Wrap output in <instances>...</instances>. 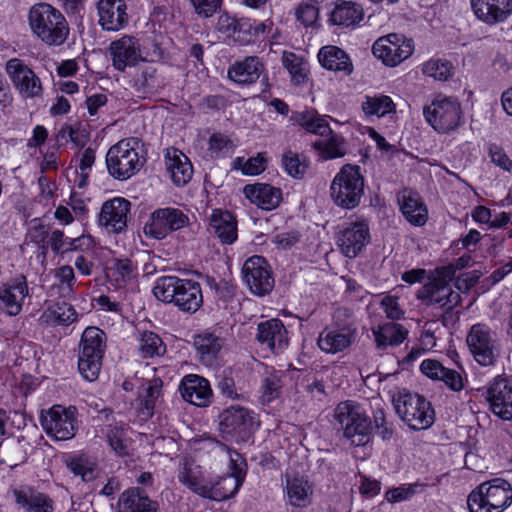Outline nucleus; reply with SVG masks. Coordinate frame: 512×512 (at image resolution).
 Returning <instances> with one entry per match:
<instances>
[{
	"label": "nucleus",
	"mask_w": 512,
	"mask_h": 512,
	"mask_svg": "<svg viewBox=\"0 0 512 512\" xmlns=\"http://www.w3.org/2000/svg\"><path fill=\"white\" fill-rule=\"evenodd\" d=\"M32 34L48 46H61L68 39L70 28L60 10L48 3H37L28 12Z\"/></svg>",
	"instance_id": "nucleus-1"
},
{
	"label": "nucleus",
	"mask_w": 512,
	"mask_h": 512,
	"mask_svg": "<svg viewBox=\"0 0 512 512\" xmlns=\"http://www.w3.org/2000/svg\"><path fill=\"white\" fill-rule=\"evenodd\" d=\"M153 293L158 300L186 313L197 312L203 304L200 284L190 279L162 276L156 280Z\"/></svg>",
	"instance_id": "nucleus-2"
},
{
	"label": "nucleus",
	"mask_w": 512,
	"mask_h": 512,
	"mask_svg": "<svg viewBox=\"0 0 512 512\" xmlns=\"http://www.w3.org/2000/svg\"><path fill=\"white\" fill-rule=\"evenodd\" d=\"M365 180L358 165L345 164L330 184V198L342 209L356 208L364 195Z\"/></svg>",
	"instance_id": "nucleus-3"
},
{
	"label": "nucleus",
	"mask_w": 512,
	"mask_h": 512,
	"mask_svg": "<svg viewBox=\"0 0 512 512\" xmlns=\"http://www.w3.org/2000/svg\"><path fill=\"white\" fill-rule=\"evenodd\" d=\"M144 164L139 154V140L125 138L111 146L106 154L108 173L117 180H127L137 174Z\"/></svg>",
	"instance_id": "nucleus-4"
},
{
	"label": "nucleus",
	"mask_w": 512,
	"mask_h": 512,
	"mask_svg": "<svg viewBox=\"0 0 512 512\" xmlns=\"http://www.w3.org/2000/svg\"><path fill=\"white\" fill-rule=\"evenodd\" d=\"M106 334L98 327H87L79 345L78 370L87 381H95L102 367L106 351Z\"/></svg>",
	"instance_id": "nucleus-5"
},
{
	"label": "nucleus",
	"mask_w": 512,
	"mask_h": 512,
	"mask_svg": "<svg viewBox=\"0 0 512 512\" xmlns=\"http://www.w3.org/2000/svg\"><path fill=\"white\" fill-rule=\"evenodd\" d=\"M397 415L413 430H424L434 423V410L429 401L405 389L392 397Z\"/></svg>",
	"instance_id": "nucleus-6"
},
{
	"label": "nucleus",
	"mask_w": 512,
	"mask_h": 512,
	"mask_svg": "<svg viewBox=\"0 0 512 512\" xmlns=\"http://www.w3.org/2000/svg\"><path fill=\"white\" fill-rule=\"evenodd\" d=\"M334 419L352 445L362 446L369 441L372 423L357 403L352 401L339 403L334 409Z\"/></svg>",
	"instance_id": "nucleus-7"
},
{
	"label": "nucleus",
	"mask_w": 512,
	"mask_h": 512,
	"mask_svg": "<svg viewBox=\"0 0 512 512\" xmlns=\"http://www.w3.org/2000/svg\"><path fill=\"white\" fill-rule=\"evenodd\" d=\"M512 499L511 485L500 478L480 484L468 496L470 512H502Z\"/></svg>",
	"instance_id": "nucleus-8"
},
{
	"label": "nucleus",
	"mask_w": 512,
	"mask_h": 512,
	"mask_svg": "<svg viewBox=\"0 0 512 512\" xmlns=\"http://www.w3.org/2000/svg\"><path fill=\"white\" fill-rule=\"evenodd\" d=\"M255 412L241 405H231L219 414V430L224 438L235 442L249 440L258 427Z\"/></svg>",
	"instance_id": "nucleus-9"
},
{
	"label": "nucleus",
	"mask_w": 512,
	"mask_h": 512,
	"mask_svg": "<svg viewBox=\"0 0 512 512\" xmlns=\"http://www.w3.org/2000/svg\"><path fill=\"white\" fill-rule=\"evenodd\" d=\"M425 120L435 131L446 134L454 131L462 122L461 104L456 97L437 95L424 106Z\"/></svg>",
	"instance_id": "nucleus-10"
},
{
	"label": "nucleus",
	"mask_w": 512,
	"mask_h": 512,
	"mask_svg": "<svg viewBox=\"0 0 512 512\" xmlns=\"http://www.w3.org/2000/svg\"><path fill=\"white\" fill-rule=\"evenodd\" d=\"M474 360L481 366H493L500 354L499 343L492 330L485 324H474L466 337Z\"/></svg>",
	"instance_id": "nucleus-11"
},
{
	"label": "nucleus",
	"mask_w": 512,
	"mask_h": 512,
	"mask_svg": "<svg viewBox=\"0 0 512 512\" xmlns=\"http://www.w3.org/2000/svg\"><path fill=\"white\" fill-rule=\"evenodd\" d=\"M40 422L49 437L57 441L69 440L77 431V409L74 406L66 408L54 405L42 412Z\"/></svg>",
	"instance_id": "nucleus-12"
},
{
	"label": "nucleus",
	"mask_w": 512,
	"mask_h": 512,
	"mask_svg": "<svg viewBox=\"0 0 512 512\" xmlns=\"http://www.w3.org/2000/svg\"><path fill=\"white\" fill-rule=\"evenodd\" d=\"M112 66L119 72L137 66L146 61L144 50L139 38L134 35H122L113 40L108 47Z\"/></svg>",
	"instance_id": "nucleus-13"
},
{
	"label": "nucleus",
	"mask_w": 512,
	"mask_h": 512,
	"mask_svg": "<svg viewBox=\"0 0 512 512\" xmlns=\"http://www.w3.org/2000/svg\"><path fill=\"white\" fill-rule=\"evenodd\" d=\"M188 224L189 218L181 209L174 207L159 208L151 213L144 226V233L148 237L160 240Z\"/></svg>",
	"instance_id": "nucleus-14"
},
{
	"label": "nucleus",
	"mask_w": 512,
	"mask_h": 512,
	"mask_svg": "<svg viewBox=\"0 0 512 512\" xmlns=\"http://www.w3.org/2000/svg\"><path fill=\"white\" fill-rule=\"evenodd\" d=\"M372 51L385 65L394 67L412 55L414 45L413 41L404 35L391 33L377 39Z\"/></svg>",
	"instance_id": "nucleus-15"
},
{
	"label": "nucleus",
	"mask_w": 512,
	"mask_h": 512,
	"mask_svg": "<svg viewBox=\"0 0 512 512\" xmlns=\"http://www.w3.org/2000/svg\"><path fill=\"white\" fill-rule=\"evenodd\" d=\"M369 242V223L363 217L345 222L337 235V244L341 252L349 258H355Z\"/></svg>",
	"instance_id": "nucleus-16"
},
{
	"label": "nucleus",
	"mask_w": 512,
	"mask_h": 512,
	"mask_svg": "<svg viewBox=\"0 0 512 512\" xmlns=\"http://www.w3.org/2000/svg\"><path fill=\"white\" fill-rule=\"evenodd\" d=\"M242 278L249 290L257 296L269 294L274 287L271 267L262 256L255 255L244 262Z\"/></svg>",
	"instance_id": "nucleus-17"
},
{
	"label": "nucleus",
	"mask_w": 512,
	"mask_h": 512,
	"mask_svg": "<svg viewBox=\"0 0 512 512\" xmlns=\"http://www.w3.org/2000/svg\"><path fill=\"white\" fill-rule=\"evenodd\" d=\"M449 277L441 274L423 285L417 291V298L427 306L438 305L451 311L461 302L459 292L454 291L448 283Z\"/></svg>",
	"instance_id": "nucleus-18"
},
{
	"label": "nucleus",
	"mask_w": 512,
	"mask_h": 512,
	"mask_svg": "<svg viewBox=\"0 0 512 512\" xmlns=\"http://www.w3.org/2000/svg\"><path fill=\"white\" fill-rule=\"evenodd\" d=\"M357 329L352 323L340 324L335 321L320 332L317 345L327 354H337L349 348L355 341Z\"/></svg>",
	"instance_id": "nucleus-19"
},
{
	"label": "nucleus",
	"mask_w": 512,
	"mask_h": 512,
	"mask_svg": "<svg viewBox=\"0 0 512 512\" xmlns=\"http://www.w3.org/2000/svg\"><path fill=\"white\" fill-rule=\"evenodd\" d=\"M6 72L15 88L28 98L42 93V84L36 73L21 59L12 58L6 63Z\"/></svg>",
	"instance_id": "nucleus-20"
},
{
	"label": "nucleus",
	"mask_w": 512,
	"mask_h": 512,
	"mask_svg": "<svg viewBox=\"0 0 512 512\" xmlns=\"http://www.w3.org/2000/svg\"><path fill=\"white\" fill-rule=\"evenodd\" d=\"M98 25L103 31L118 32L129 23L125 0H95Z\"/></svg>",
	"instance_id": "nucleus-21"
},
{
	"label": "nucleus",
	"mask_w": 512,
	"mask_h": 512,
	"mask_svg": "<svg viewBox=\"0 0 512 512\" xmlns=\"http://www.w3.org/2000/svg\"><path fill=\"white\" fill-rule=\"evenodd\" d=\"M29 294L26 277L20 275L0 285V308L10 316L18 315Z\"/></svg>",
	"instance_id": "nucleus-22"
},
{
	"label": "nucleus",
	"mask_w": 512,
	"mask_h": 512,
	"mask_svg": "<svg viewBox=\"0 0 512 512\" xmlns=\"http://www.w3.org/2000/svg\"><path fill=\"white\" fill-rule=\"evenodd\" d=\"M131 203L121 197H115L103 203L99 214V224L109 232L120 233L127 226V216Z\"/></svg>",
	"instance_id": "nucleus-23"
},
{
	"label": "nucleus",
	"mask_w": 512,
	"mask_h": 512,
	"mask_svg": "<svg viewBox=\"0 0 512 512\" xmlns=\"http://www.w3.org/2000/svg\"><path fill=\"white\" fill-rule=\"evenodd\" d=\"M182 398L198 407H206L212 398V389L208 380L196 375H186L179 386Z\"/></svg>",
	"instance_id": "nucleus-24"
},
{
	"label": "nucleus",
	"mask_w": 512,
	"mask_h": 512,
	"mask_svg": "<svg viewBox=\"0 0 512 512\" xmlns=\"http://www.w3.org/2000/svg\"><path fill=\"white\" fill-rule=\"evenodd\" d=\"M18 509L23 512H53L54 502L46 494L29 486L11 490Z\"/></svg>",
	"instance_id": "nucleus-25"
},
{
	"label": "nucleus",
	"mask_w": 512,
	"mask_h": 512,
	"mask_svg": "<svg viewBox=\"0 0 512 512\" xmlns=\"http://www.w3.org/2000/svg\"><path fill=\"white\" fill-rule=\"evenodd\" d=\"M492 412L499 418L512 419V386L508 379L497 378L488 390Z\"/></svg>",
	"instance_id": "nucleus-26"
},
{
	"label": "nucleus",
	"mask_w": 512,
	"mask_h": 512,
	"mask_svg": "<svg viewBox=\"0 0 512 512\" xmlns=\"http://www.w3.org/2000/svg\"><path fill=\"white\" fill-rule=\"evenodd\" d=\"M177 478L191 492L202 498H207L212 479L206 476L199 465L184 461L178 469Z\"/></svg>",
	"instance_id": "nucleus-27"
},
{
	"label": "nucleus",
	"mask_w": 512,
	"mask_h": 512,
	"mask_svg": "<svg viewBox=\"0 0 512 512\" xmlns=\"http://www.w3.org/2000/svg\"><path fill=\"white\" fill-rule=\"evenodd\" d=\"M471 8L479 20L489 25L504 22L511 13L510 0H471Z\"/></svg>",
	"instance_id": "nucleus-28"
},
{
	"label": "nucleus",
	"mask_w": 512,
	"mask_h": 512,
	"mask_svg": "<svg viewBox=\"0 0 512 512\" xmlns=\"http://www.w3.org/2000/svg\"><path fill=\"white\" fill-rule=\"evenodd\" d=\"M257 340L270 350L278 352L288 345V333L279 319L260 322L257 327Z\"/></svg>",
	"instance_id": "nucleus-29"
},
{
	"label": "nucleus",
	"mask_w": 512,
	"mask_h": 512,
	"mask_svg": "<svg viewBox=\"0 0 512 512\" xmlns=\"http://www.w3.org/2000/svg\"><path fill=\"white\" fill-rule=\"evenodd\" d=\"M166 170L177 186L187 184L193 175V167L189 158L180 150L168 148L165 152Z\"/></svg>",
	"instance_id": "nucleus-30"
},
{
	"label": "nucleus",
	"mask_w": 512,
	"mask_h": 512,
	"mask_svg": "<svg viewBox=\"0 0 512 512\" xmlns=\"http://www.w3.org/2000/svg\"><path fill=\"white\" fill-rule=\"evenodd\" d=\"M245 197L263 210L276 208L281 201V190L269 184L257 183L246 185L243 189Z\"/></svg>",
	"instance_id": "nucleus-31"
},
{
	"label": "nucleus",
	"mask_w": 512,
	"mask_h": 512,
	"mask_svg": "<svg viewBox=\"0 0 512 512\" xmlns=\"http://www.w3.org/2000/svg\"><path fill=\"white\" fill-rule=\"evenodd\" d=\"M423 374L433 380H439L453 391L463 388V378L456 370L444 367L439 361L426 359L420 365Z\"/></svg>",
	"instance_id": "nucleus-32"
},
{
	"label": "nucleus",
	"mask_w": 512,
	"mask_h": 512,
	"mask_svg": "<svg viewBox=\"0 0 512 512\" xmlns=\"http://www.w3.org/2000/svg\"><path fill=\"white\" fill-rule=\"evenodd\" d=\"M263 71L262 61L257 56H249L231 65L228 77L238 84H251L259 79Z\"/></svg>",
	"instance_id": "nucleus-33"
},
{
	"label": "nucleus",
	"mask_w": 512,
	"mask_h": 512,
	"mask_svg": "<svg viewBox=\"0 0 512 512\" xmlns=\"http://www.w3.org/2000/svg\"><path fill=\"white\" fill-rule=\"evenodd\" d=\"M209 230L223 244H232L237 239V222L228 211L214 210L210 216Z\"/></svg>",
	"instance_id": "nucleus-34"
},
{
	"label": "nucleus",
	"mask_w": 512,
	"mask_h": 512,
	"mask_svg": "<svg viewBox=\"0 0 512 512\" xmlns=\"http://www.w3.org/2000/svg\"><path fill=\"white\" fill-rule=\"evenodd\" d=\"M118 512H156L157 503L138 487L125 490L117 502Z\"/></svg>",
	"instance_id": "nucleus-35"
},
{
	"label": "nucleus",
	"mask_w": 512,
	"mask_h": 512,
	"mask_svg": "<svg viewBox=\"0 0 512 512\" xmlns=\"http://www.w3.org/2000/svg\"><path fill=\"white\" fill-rule=\"evenodd\" d=\"M318 60L322 67L335 72L350 75L353 64L348 54L341 48L333 45L324 46L319 50Z\"/></svg>",
	"instance_id": "nucleus-36"
},
{
	"label": "nucleus",
	"mask_w": 512,
	"mask_h": 512,
	"mask_svg": "<svg viewBox=\"0 0 512 512\" xmlns=\"http://www.w3.org/2000/svg\"><path fill=\"white\" fill-rule=\"evenodd\" d=\"M65 464L75 476H80L85 482L96 479L100 472L96 459L87 454L69 455L65 458Z\"/></svg>",
	"instance_id": "nucleus-37"
},
{
	"label": "nucleus",
	"mask_w": 512,
	"mask_h": 512,
	"mask_svg": "<svg viewBox=\"0 0 512 512\" xmlns=\"http://www.w3.org/2000/svg\"><path fill=\"white\" fill-rule=\"evenodd\" d=\"M376 346L384 350L390 346L400 345L407 337L408 331L400 324L386 323L372 330Z\"/></svg>",
	"instance_id": "nucleus-38"
},
{
	"label": "nucleus",
	"mask_w": 512,
	"mask_h": 512,
	"mask_svg": "<svg viewBox=\"0 0 512 512\" xmlns=\"http://www.w3.org/2000/svg\"><path fill=\"white\" fill-rule=\"evenodd\" d=\"M364 16L362 7L351 1H339L330 14L334 25L352 26L359 23Z\"/></svg>",
	"instance_id": "nucleus-39"
},
{
	"label": "nucleus",
	"mask_w": 512,
	"mask_h": 512,
	"mask_svg": "<svg viewBox=\"0 0 512 512\" xmlns=\"http://www.w3.org/2000/svg\"><path fill=\"white\" fill-rule=\"evenodd\" d=\"M401 211L406 220L415 226H423L428 218L426 205L416 193L403 196Z\"/></svg>",
	"instance_id": "nucleus-40"
},
{
	"label": "nucleus",
	"mask_w": 512,
	"mask_h": 512,
	"mask_svg": "<svg viewBox=\"0 0 512 512\" xmlns=\"http://www.w3.org/2000/svg\"><path fill=\"white\" fill-rule=\"evenodd\" d=\"M362 111L368 117H385L396 113V104L390 96L384 94L366 95L361 104Z\"/></svg>",
	"instance_id": "nucleus-41"
},
{
	"label": "nucleus",
	"mask_w": 512,
	"mask_h": 512,
	"mask_svg": "<svg viewBox=\"0 0 512 512\" xmlns=\"http://www.w3.org/2000/svg\"><path fill=\"white\" fill-rule=\"evenodd\" d=\"M77 318L73 306L66 302L55 303L49 306L41 315V321L50 326L69 325Z\"/></svg>",
	"instance_id": "nucleus-42"
},
{
	"label": "nucleus",
	"mask_w": 512,
	"mask_h": 512,
	"mask_svg": "<svg viewBox=\"0 0 512 512\" xmlns=\"http://www.w3.org/2000/svg\"><path fill=\"white\" fill-rule=\"evenodd\" d=\"M241 485L242 480L235 474L227 475L217 481L212 480L207 499L214 501L226 500L233 497L238 492Z\"/></svg>",
	"instance_id": "nucleus-43"
},
{
	"label": "nucleus",
	"mask_w": 512,
	"mask_h": 512,
	"mask_svg": "<svg viewBox=\"0 0 512 512\" xmlns=\"http://www.w3.org/2000/svg\"><path fill=\"white\" fill-rule=\"evenodd\" d=\"M194 345L201 361L206 365H212L222 348L223 341L212 333H204L195 338Z\"/></svg>",
	"instance_id": "nucleus-44"
},
{
	"label": "nucleus",
	"mask_w": 512,
	"mask_h": 512,
	"mask_svg": "<svg viewBox=\"0 0 512 512\" xmlns=\"http://www.w3.org/2000/svg\"><path fill=\"white\" fill-rule=\"evenodd\" d=\"M327 138L317 140L313 147L317 150L323 160L343 157L346 154V147L342 136L333 133L325 135Z\"/></svg>",
	"instance_id": "nucleus-45"
},
{
	"label": "nucleus",
	"mask_w": 512,
	"mask_h": 512,
	"mask_svg": "<svg viewBox=\"0 0 512 512\" xmlns=\"http://www.w3.org/2000/svg\"><path fill=\"white\" fill-rule=\"evenodd\" d=\"M286 495L292 506L304 507L309 503L312 487L303 477L287 479Z\"/></svg>",
	"instance_id": "nucleus-46"
},
{
	"label": "nucleus",
	"mask_w": 512,
	"mask_h": 512,
	"mask_svg": "<svg viewBox=\"0 0 512 512\" xmlns=\"http://www.w3.org/2000/svg\"><path fill=\"white\" fill-rule=\"evenodd\" d=\"M286 374L283 371H266L261 384V399L264 403H270L280 397Z\"/></svg>",
	"instance_id": "nucleus-47"
},
{
	"label": "nucleus",
	"mask_w": 512,
	"mask_h": 512,
	"mask_svg": "<svg viewBox=\"0 0 512 512\" xmlns=\"http://www.w3.org/2000/svg\"><path fill=\"white\" fill-rule=\"evenodd\" d=\"M164 86V79L157 74V70L152 66L145 67L133 79V87L142 94L156 93Z\"/></svg>",
	"instance_id": "nucleus-48"
},
{
	"label": "nucleus",
	"mask_w": 512,
	"mask_h": 512,
	"mask_svg": "<svg viewBox=\"0 0 512 512\" xmlns=\"http://www.w3.org/2000/svg\"><path fill=\"white\" fill-rule=\"evenodd\" d=\"M139 352L143 358H152L154 356L163 355L166 347L162 339L152 331H144L139 333Z\"/></svg>",
	"instance_id": "nucleus-49"
},
{
	"label": "nucleus",
	"mask_w": 512,
	"mask_h": 512,
	"mask_svg": "<svg viewBox=\"0 0 512 512\" xmlns=\"http://www.w3.org/2000/svg\"><path fill=\"white\" fill-rule=\"evenodd\" d=\"M134 271L135 266L131 260L127 258L113 259L107 268V276L121 287L134 276Z\"/></svg>",
	"instance_id": "nucleus-50"
},
{
	"label": "nucleus",
	"mask_w": 512,
	"mask_h": 512,
	"mask_svg": "<svg viewBox=\"0 0 512 512\" xmlns=\"http://www.w3.org/2000/svg\"><path fill=\"white\" fill-rule=\"evenodd\" d=\"M282 64L289 72L294 84L300 85L305 82L307 70L301 56H298L293 52L284 51L282 55Z\"/></svg>",
	"instance_id": "nucleus-51"
},
{
	"label": "nucleus",
	"mask_w": 512,
	"mask_h": 512,
	"mask_svg": "<svg viewBox=\"0 0 512 512\" xmlns=\"http://www.w3.org/2000/svg\"><path fill=\"white\" fill-rule=\"evenodd\" d=\"M298 121L302 127L311 133L320 136L331 134V128L328 121L324 117L316 115L312 111L302 113Z\"/></svg>",
	"instance_id": "nucleus-52"
},
{
	"label": "nucleus",
	"mask_w": 512,
	"mask_h": 512,
	"mask_svg": "<svg viewBox=\"0 0 512 512\" xmlns=\"http://www.w3.org/2000/svg\"><path fill=\"white\" fill-rule=\"evenodd\" d=\"M55 277L59 282L61 296L71 299L75 293V273L71 266L63 265L56 269Z\"/></svg>",
	"instance_id": "nucleus-53"
},
{
	"label": "nucleus",
	"mask_w": 512,
	"mask_h": 512,
	"mask_svg": "<svg viewBox=\"0 0 512 512\" xmlns=\"http://www.w3.org/2000/svg\"><path fill=\"white\" fill-rule=\"evenodd\" d=\"M422 70L435 80L445 81L452 75V64L447 60L431 59L424 64Z\"/></svg>",
	"instance_id": "nucleus-54"
},
{
	"label": "nucleus",
	"mask_w": 512,
	"mask_h": 512,
	"mask_svg": "<svg viewBox=\"0 0 512 512\" xmlns=\"http://www.w3.org/2000/svg\"><path fill=\"white\" fill-rule=\"evenodd\" d=\"M161 381L154 380L140 393L139 397L141 405L145 410L143 413L147 416H152L156 401L161 395Z\"/></svg>",
	"instance_id": "nucleus-55"
},
{
	"label": "nucleus",
	"mask_w": 512,
	"mask_h": 512,
	"mask_svg": "<svg viewBox=\"0 0 512 512\" xmlns=\"http://www.w3.org/2000/svg\"><path fill=\"white\" fill-rule=\"evenodd\" d=\"M125 431L122 426L109 425L106 430V437L109 445L119 456L128 454V447L124 439Z\"/></svg>",
	"instance_id": "nucleus-56"
},
{
	"label": "nucleus",
	"mask_w": 512,
	"mask_h": 512,
	"mask_svg": "<svg viewBox=\"0 0 512 512\" xmlns=\"http://www.w3.org/2000/svg\"><path fill=\"white\" fill-rule=\"evenodd\" d=\"M282 164L285 171L294 178H302L306 172L307 164L301 160L299 155L287 151L282 156Z\"/></svg>",
	"instance_id": "nucleus-57"
},
{
	"label": "nucleus",
	"mask_w": 512,
	"mask_h": 512,
	"mask_svg": "<svg viewBox=\"0 0 512 512\" xmlns=\"http://www.w3.org/2000/svg\"><path fill=\"white\" fill-rule=\"evenodd\" d=\"M79 239H72L65 237L64 233L61 230H53L49 236L48 244L50 245L52 251L56 254L64 253L67 251H72L77 249L76 242Z\"/></svg>",
	"instance_id": "nucleus-58"
},
{
	"label": "nucleus",
	"mask_w": 512,
	"mask_h": 512,
	"mask_svg": "<svg viewBox=\"0 0 512 512\" xmlns=\"http://www.w3.org/2000/svg\"><path fill=\"white\" fill-rule=\"evenodd\" d=\"M233 141L222 133H214L209 139L208 150L211 156L218 157L219 155L229 154L234 149Z\"/></svg>",
	"instance_id": "nucleus-59"
},
{
	"label": "nucleus",
	"mask_w": 512,
	"mask_h": 512,
	"mask_svg": "<svg viewBox=\"0 0 512 512\" xmlns=\"http://www.w3.org/2000/svg\"><path fill=\"white\" fill-rule=\"evenodd\" d=\"M195 14L200 18L212 17L221 7L222 0H188Z\"/></svg>",
	"instance_id": "nucleus-60"
},
{
	"label": "nucleus",
	"mask_w": 512,
	"mask_h": 512,
	"mask_svg": "<svg viewBox=\"0 0 512 512\" xmlns=\"http://www.w3.org/2000/svg\"><path fill=\"white\" fill-rule=\"evenodd\" d=\"M373 421L377 434L383 440H390L394 434L393 424L387 421L384 410L376 408L373 412Z\"/></svg>",
	"instance_id": "nucleus-61"
},
{
	"label": "nucleus",
	"mask_w": 512,
	"mask_h": 512,
	"mask_svg": "<svg viewBox=\"0 0 512 512\" xmlns=\"http://www.w3.org/2000/svg\"><path fill=\"white\" fill-rule=\"evenodd\" d=\"M319 8L316 2L302 3L296 10L297 20L305 27L312 26L318 19Z\"/></svg>",
	"instance_id": "nucleus-62"
},
{
	"label": "nucleus",
	"mask_w": 512,
	"mask_h": 512,
	"mask_svg": "<svg viewBox=\"0 0 512 512\" xmlns=\"http://www.w3.org/2000/svg\"><path fill=\"white\" fill-rule=\"evenodd\" d=\"M381 307L387 318L391 320H399L403 318L404 311L402 310L398 297L392 295H386L381 300Z\"/></svg>",
	"instance_id": "nucleus-63"
},
{
	"label": "nucleus",
	"mask_w": 512,
	"mask_h": 512,
	"mask_svg": "<svg viewBox=\"0 0 512 512\" xmlns=\"http://www.w3.org/2000/svg\"><path fill=\"white\" fill-rule=\"evenodd\" d=\"M415 493V485L399 486L386 492V500L390 503L401 502L409 499Z\"/></svg>",
	"instance_id": "nucleus-64"
}]
</instances>
